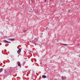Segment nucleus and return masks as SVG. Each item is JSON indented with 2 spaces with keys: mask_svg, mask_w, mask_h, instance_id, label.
<instances>
[{
  "mask_svg": "<svg viewBox=\"0 0 80 80\" xmlns=\"http://www.w3.org/2000/svg\"><path fill=\"white\" fill-rule=\"evenodd\" d=\"M62 80H64V78L63 76L62 77Z\"/></svg>",
  "mask_w": 80,
  "mask_h": 80,
  "instance_id": "9",
  "label": "nucleus"
},
{
  "mask_svg": "<svg viewBox=\"0 0 80 80\" xmlns=\"http://www.w3.org/2000/svg\"><path fill=\"white\" fill-rule=\"evenodd\" d=\"M27 32V30H24L23 31V32L24 33H26V32Z\"/></svg>",
  "mask_w": 80,
  "mask_h": 80,
  "instance_id": "7",
  "label": "nucleus"
},
{
  "mask_svg": "<svg viewBox=\"0 0 80 80\" xmlns=\"http://www.w3.org/2000/svg\"><path fill=\"white\" fill-rule=\"evenodd\" d=\"M62 45H67V44H62Z\"/></svg>",
  "mask_w": 80,
  "mask_h": 80,
  "instance_id": "10",
  "label": "nucleus"
},
{
  "mask_svg": "<svg viewBox=\"0 0 80 80\" xmlns=\"http://www.w3.org/2000/svg\"><path fill=\"white\" fill-rule=\"evenodd\" d=\"M3 71V68L0 69V73Z\"/></svg>",
  "mask_w": 80,
  "mask_h": 80,
  "instance_id": "6",
  "label": "nucleus"
},
{
  "mask_svg": "<svg viewBox=\"0 0 80 80\" xmlns=\"http://www.w3.org/2000/svg\"><path fill=\"white\" fill-rule=\"evenodd\" d=\"M36 42H37V39H35L34 41V42H33V43L35 44V45H36Z\"/></svg>",
  "mask_w": 80,
  "mask_h": 80,
  "instance_id": "1",
  "label": "nucleus"
},
{
  "mask_svg": "<svg viewBox=\"0 0 80 80\" xmlns=\"http://www.w3.org/2000/svg\"><path fill=\"white\" fill-rule=\"evenodd\" d=\"M42 78H47V76H46L45 75H43L42 76Z\"/></svg>",
  "mask_w": 80,
  "mask_h": 80,
  "instance_id": "4",
  "label": "nucleus"
},
{
  "mask_svg": "<svg viewBox=\"0 0 80 80\" xmlns=\"http://www.w3.org/2000/svg\"><path fill=\"white\" fill-rule=\"evenodd\" d=\"M15 40V39L12 38V39H11V41H13V40Z\"/></svg>",
  "mask_w": 80,
  "mask_h": 80,
  "instance_id": "8",
  "label": "nucleus"
},
{
  "mask_svg": "<svg viewBox=\"0 0 80 80\" xmlns=\"http://www.w3.org/2000/svg\"><path fill=\"white\" fill-rule=\"evenodd\" d=\"M9 40H11V41H12V40L11 39H9Z\"/></svg>",
  "mask_w": 80,
  "mask_h": 80,
  "instance_id": "11",
  "label": "nucleus"
},
{
  "mask_svg": "<svg viewBox=\"0 0 80 80\" xmlns=\"http://www.w3.org/2000/svg\"><path fill=\"white\" fill-rule=\"evenodd\" d=\"M18 65L19 66V67H21V65H20V62H18Z\"/></svg>",
  "mask_w": 80,
  "mask_h": 80,
  "instance_id": "5",
  "label": "nucleus"
},
{
  "mask_svg": "<svg viewBox=\"0 0 80 80\" xmlns=\"http://www.w3.org/2000/svg\"><path fill=\"white\" fill-rule=\"evenodd\" d=\"M18 53H20L21 52V48L19 49L18 51Z\"/></svg>",
  "mask_w": 80,
  "mask_h": 80,
  "instance_id": "3",
  "label": "nucleus"
},
{
  "mask_svg": "<svg viewBox=\"0 0 80 80\" xmlns=\"http://www.w3.org/2000/svg\"><path fill=\"white\" fill-rule=\"evenodd\" d=\"M79 57H80V56H79Z\"/></svg>",
  "mask_w": 80,
  "mask_h": 80,
  "instance_id": "14",
  "label": "nucleus"
},
{
  "mask_svg": "<svg viewBox=\"0 0 80 80\" xmlns=\"http://www.w3.org/2000/svg\"><path fill=\"white\" fill-rule=\"evenodd\" d=\"M47 1V0H45V1H44V2H46Z\"/></svg>",
  "mask_w": 80,
  "mask_h": 80,
  "instance_id": "12",
  "label": "nucleus"
},
{
  "mask_svg": "<svg viewBox=\"0 0 80 80\" xmlns=\"http://www.w3.org/2000/svg\"><path fill=\"white\" fill-rule=\"evenodd\" d=\"M3 42H4V43H10L11 42H9L6 40H4L3 41Z\"/></svg>",
  "mask_w": 80,
  "mask_h": 80,
  "instance_id": "2",
  "label": "nucleus"
},
{
  "mask_svg": "<svg viewBox=\"0 0 80 80\" xmlns=\"http://www.w3.org/2000/svg\"><path fill=\"white\" fill-rule=\"evenodd\" d=\"M0 63H1V62H0Z\"/></svg>",
  "mask_w": 80,
  "mask_h": 80,
  "instance_id": "13",
  "label": "nucleus"
}]
</instances>
